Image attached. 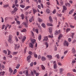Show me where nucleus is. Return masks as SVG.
I'll return each instance as SVG.
<instances>
[{"label": "nucleus", "mask_w": 76, "mask_h": 76, "mask_svg": "<svg viewBox=\"0 0 76 76\" xmlns=\"http://www.w3.org/2000/svg\"><path fill=\"white\" fill-rule=\"evenodd\" d=\"M25 39H26V37L24 36L23 37V39H22V42H24L25 41Z\"/></svg>", "instance_id": "nucleus-25"}, {"label": "nucleus", "mask_w": 76, "mask_h": 76, "mask_svg": "<svg viewBox=\"0 0 76 76\" xmlns=\"http://www.w3.org/2000/svg\"><path fill=\"white\" fill-rule=\"evenodd\" d=\"M45 45L46 46V48H48V44L47 42L45 43Z\"/></svg>", "instance_id": "nucleus-43"}, {"label": "nucleus", "mask_w": 76, "mask_h": 76, "mask_svg": "<svg viewBox=\"0 0 76 76\" xmlns=\"http://www.w3.org/2000/svg\"><path fill=\"white\" fill-rule=\"evenodd\" d=\"M31 7L30 6H27L25 8V10H28L29 9V8H31Z\"/></svg>", "instance_id": "nucleus-23"}, {"label": "nucleus", "mask_w": 76, "mask_h": 76, "mask_svg": "<svg viewBox=\"0 0 76 76\" xmlns=\"http://www.w3.org/2000/svg\"><path fill=\"white\" fill-rule=\"evenodd\" d=\"M18 54V52H13L12 53L13 55H15V54Z\"/></svg>", "instance_id": "nucleus-47"}, {"label": "nucleus", "mask_w": 76, "mask_h": 76, "mask_svg": "<svg viewBox=\"0 0 76 76\" xmlns=\"http://www.w3.org/2000/svg\"><path fill=\"white\" fill-rule=\"evenodd\" d=\"M47 57L48 58H49L50 59H52L53 57H52V56L51 55H48L47 56Z\"/></svg>", "instance_id": "nucleus-16"}, {"label": "nucleus", "mask_w": 76, "mask_h": 76, "mask_svg": "<svg viewBox=\"0 0 76 76\" xmlns=\"http://www.w3.org/2000/svg\"><path fill=\"white\" fill-rule=\"evenodd\" d=\"M49 18L50 22H53V20L51 16H50L49 17Z\"/></svg>", "instance_id": "nucleus-13"}, {"label": "nucleus", "mask_w": 76, "mask_h": 76, "mask_svg": "<svg viewBox=\"0 0 76 76\" xmlns=\"http://www.w3.org/2000/svg\"><path fill=\"white\" fill-rule=\"evenodd\" d=\"M57 15L58 16H59V17H61V16L62 15H61V14H58Z\"/></svg>", "instance_id": "nucleus-50"}, {"label": "nucleus", "mask_w": 76, "mask_h": 76, "mask_svg": "<svg viewBox=\"0 0 76 76\" xmlns=\"http://www.w3.org/2000/svg\"><path fill=\"white\" fill-rule=\"evenodd\" d=\"M17 73V69H15L12 73L13 75H15V73Z\"/></svg>", "instance_id": "nucleus-27"}, {"label": "nucleus", "mask_w": 76, "mask_h": 76, "mask_svg": "<svg viewBox=\"0 0 76 76\" xmlns=\"http://www.w3.org/2000/svg\"><path fill=\"white\" fill-rule=\"evenodd\" d=\"M9 72L10 73H12L13 72V69L10 67H9Z\"/></svg>", "instance_id": "nucleus-10"}, {"label": "nucleus", "mask_w": 76, "mask_h": 76, "mask_svg": "<svg viewBox=\"0 0 76 76\" xmlns=\"http://www.w3.org/2000/svg\"><path fill=\"white\" fill-rule=\"evenodd\" d=\"M18 25H20V21H16Z\"/></svg>", "instance_id": "nucleus-54"}, {"label": "nucleus", "mask_w": 76, "mask_h": 76, "mask_svg": "<svg viewBox=\"0 0 76 76\" xmlns=\"http://www.w3.org/2000/svg\"><path fill=\"white\" fill-rule=\"evenodd\" d=\"M1 68L3 69H4V65H1Z\"/></svg>", "instance_id": "nucleus-64"}, {"label": "nucleus", "mask_w": 76, "mask_h": 76, "mask_svg": "<svg viewBox=\"0 0 76 76\" xmlns=\"http://www.w3.org/2000/svg\"><path fill=\"white\" fill-rule=\"evenodd\" d=\"M36 41V40L35 39H31V42L33 43H30L29 45L30 47H31V48H34V44H34V43Z\"/></svg>", "instance_id": "nucleus-1"}, {"label": "nucleus", "mask_w": 76, "mask_h": 76, "mask_svg": "<svg viewBox=\"0 0 76 76\" xmlns=\"http://www.w3.org/2000/svg\"><path fill=\"white\" fill-rule=\"evenodd\" d=\"M3 53H4L6 55H7V50H3Z\"/></svg>", "instance_id": "nucleus-36"}, {"label": "nucleus", "mask_w": 76, "mask_h": 76, "mask_svg": "<svg viewBox=\"0 0 76 76\" xmlns=\"http://www.w3.org/2000/svg\"><path fill=\"white\" fill-rule=\"evenodd\" d=\"M31 58V55H29L27 57V61H29V59H30Z\"/></svg>", "instance_id": "nucleus-19"}, {"label": "nucleus", "mask_w": 76, "mask_h": 76, "mask_svg": "<svg viewBox=\"0 0 76 76\" xmlns=\"http://www.w3.org/2000/svg\"><path fill=\"white\" fill-rule=\"evenodd\" d=\"M74 35H75V33H72V38H73V36H74Z\"/></svg>", "instance_id": "nucleus-63"}, {"label": "nucleus", "mask_w": 76, "mask_h": 76, "mask_svg": "<svg viewBox=\"0 0 76 76\" xmlns=\"http://www.w3.org/2000/svg\"><path fill=\"white\" fill-rule=\"evenodd\" d=\"M62 37H63V35H62V34H60L59 35L58 39H60L61 38H62Z\"/></svg>", "instance_id": "nucleus-18"}, {"label": "nucleus", "mask_w": 76, "mask_h": 76, "mask_svg": "<svg viewBox=\"0 0 76 76\" xmlns=\"http://www.w3.org/2000/svg\"><path fill=\"white\" fill-rule=\"evenodd\" d=\"M47 25L49 26H53V24L51 23H47Z\"/></svg>", "instance_id": "nucleus-21"}, {"label": "nucleus", "mask_w": 76, "mask_h": 76, "mask_svg": "<svg viewBox=\"0 0 76 76\" xmlns=\"http://www.w3.org/2000/svg\"><path fill=\"white\" fill-rule=\"evenodd\" d=\"M48 40V37L47 36H45L44 37V39L43 40V42H46Z\"/></svg>", "instance_id": "nucleus-6"}, {"label": "nucleus", "mask_w": 76, "mask_h": 76, "mask_svg": "<svg viewBox=\"0 0 76 76\" xmlns=\"http://www.w3.org/2000/svg\"><path fill=\"white\" fill-rule=\"evenodd\" d=\"M19 38L20 39H22V35H21L20 37H19Z\"/></svg>", "instance_id": "nucleus-62"}, {"label": "nucleus", "mask_w": 76, "mask_h": 76, "mask_svg": "<svg viewBox=\"0 0 76 76\" xmlns=\"http://www.w3.org/2000/svg\"><path fill=\"white\" fill-rule=\"evenodd\" d=\"M65 5L66 7L68 6V7H70V4L68 3H66L65 4Z\"/></svg>", "instance_id": "nucleus-31"}, {"label": "nucleus", "mask_w": 76, "mask_h": 76, "mask_svg": "<svg viewBox=\"0 0 76 76\" xmlns=\"http://www.w3.org/2000/svg\"><path fill=\"white\" fill-rule=\"evenodd\" d=\"M49 38H53V35H49Z\"/></svg>", "instance_id": "nucleus-57"}, {"label": "nucleus", "mask_w": 76, "mask_h": 76, "mask_svg": "<svg viewBox=\"0 0 76 76\" xmlns=\"http://www.w3.org/2000/svg\"><path fill=\"white\" fill-rule=\"evenodd\" d=\"M41 37H42L41 35V34L39 35L38 37V39L39 41H40V40L41 39Z\"/></svg>", "instance_id": "nucleus-32"}, {"label": "nucleus", "mask_w": 76, "mask_h": 76, "mask_svg": "<svg viewBox=\"0 0 76 76\" xmlns=\"http://www.w3.org/2000/svg\"><path fill=\"white\" fill-rule=\"evenodd\" d=\"M17 10H18V8H17V7H15L13 11L12 12V14H13L14 13L16 12H17Z\"/></svg>", "instance_id": "nucleus-5"}, {"label": "nucleus", "mask_w": 76, "mask_h": 76, "mask_svg": "<svg viewBox=\"0 0 76 76\" xmlns=\"http://www.w3.org/2000/svg\"><path fill=\"white\" fill-rule=\"evenodd\" d=\"M21 32H26V28H24L23 30H21Z\"/></svg>", "instance_id": "nucleus-40"}, {"label": "nucleus", "mask_w": 76, "mask_h": 76, "mask_svg": "<svg viewBox=\"0 0 76 76\" xmlns=\"http://www.w3.org/2000/svg\"><path fill=\"white\" fill-rule=\"evenodd\" d=\"M74 10L72 9L69 12V14H72L73 12V11Z\"/></svg>", "instance_id": "nucleus-38"}, {"label": "nucleus", "mask_w": 76, "mask_h": 76, "mask_svg": "<svg viewBox=\"0 0 76 76\" xmlns=\"http://www.w3.org/2000/svg\"><path fill=\"white\" fill-rule=\"evenodd\" d=\"M19 67H20V64H18L17 65L16 67V68L19 69Z\"/></svg>", "instance_id": "nucleus-41"}, {"label": "nucleus", "mask_w": 76, "mask_h": 76, "mask_svg": "<svg viewBox=\"0 0 76 76\" xmlns=\"http://www.w3.org/2000/svg\"><path fill=\"white\" fill-rule=\"evenodd\" d=\"M34 55L35 58H37L38 57V55L36 54L35 52H34Z\"/></svg>", "instance_id": "nucleus-20"}, {"label": "nucleus", "mask_w": 76, "mask_h": 76, "mask_svg": "<svg viewBox=\"0 0 76 76\" xmlns=\"http://www.w3.org/2000/svg\"><path fill=\"white\" fill-rule=\"evenodd\" d=\"M67 10V7H66V6H63V10L62 11V12L64 13V11H65V10Z\"/></svg>", "instance_id": "nucleus-8"}, {"label": "nucleus", "mask_w": 76, "mask_h": 76, "mask_svg": "<svg viewBox=\"0 0 76 76\" xmlns=\"http://www.w3.org/2000/svg\"><path fill=\"white\" fill-rule=\"evenodd\" d=\"M26 76H31V74H28V71L27 70H26Z\"/></svg>", "instance_id": "nucleus-14"}, {"label": "nucleus", "mask_w": 76, "mask_h": 76, "mask_svg": "<svg viewBox=\"0 0 76 76\" xmlns=\"http://www.w3.org/2000/svg\"><path fill=\"white\" fill-rule=\"evenodd\" d=\"M9 4H4V7H9Z\"/></svg>", "instance_id": "nucleus-37"}, {"label": "nucleus", "mask_w": 76, "mask_h": 76, "mask_svg": "<svg viewBox=\"0 0 76 76\" xmlns=\"http://www.w3.org/2000/svg\"><path fill=\"white\" fill-rule=\"evenodd\" d=\"M41 68L42 69H43V70H44L45 69V66L43 65H41Z\"/></svg>", "instance_id": "nucleus-24"}, {"label": "nucleus", "mask_w": 76, "mask_h": 76, "mask_svg": "<svg viewBox=\"0 0 76 76\" xmlns=\"http://www.w3.org/2000/svg\"><path fill=\"white\" fill-rule=\"evenodd\" d=\"M20 6L21 8H24V7H25V6L21 4L20 5Z\"/></svg>", "instance_id": "nucleus-44"}, {"label": "nucleus", "mask_w": 76, "mask_h": 76, "mask_svg": "<svg viewBox=\"0 0 76 76\" xmlns=\"http://www.w3.org/2000/svg\"><path fill=\"white\" fill-rule=\"evenodd\" d=\"M28 54H30V55H32V54H33L32 52H31V51H29Z\"/></svg>", "instance_id": "nucleus-49"}, {"label": "nucleus", "mask_w": 76, "mask_h": 76, "mask_svg": "<svg viewBox=\"0 0 76 76\" xmlns=\"http://www.w3.org/2000/svg\"><path fill=\"white\" fill-rule=\"evenodd\" d=\"M33 19H34V16H32V18L30 19V20H29V22H32V20H34V19L33 20Z\"/></svg>", "instance_id": "nucleus-22"}, {"label": "nucleus", "mask_w": 76, "mask_h": 76, "mask_svg": "<svg viewBox=\"0 0 76 76\" xmlns=\"http://www.w3.org/2000/svg\"><path fill=\"white\" fill-rule=\"evenodd\" d=\"M15 41H16V42H18V38L16 36H15Z\"/></svg>", "instance_id": "nucleus-45"}, {"label": "nucleus", "mask_w": 76, "mask_h": 76, "mask_svg": "<svg viewBox=\"0 0 76 76\" xmlns=\"http://www.w3.org/2000/svg\"><path fill=\"white\" fill-rule=\"evenodd\" d=\"M67 53H68V50H66L65 52H64V55L66 54H67Z\"/></svg>", "instance_id": "nucleus-55"}, {"label": "nucleus", "mask_w": 76, "mask_h": 76, "mask_svg": "<svg viewBox=\"0 0 76 76\" xmlns=\"http://www.w3.org/2000/svg\"><path fill=\"white\" fill-rule=\"evenodd\" d=\"M59 70L60 71V73L61 74L62 73V72L64 70V69L63 68H60L59 69Z\"/></svg>", "instance_id": "nucleus-26"}, {"label": "nucleus", "mask_w": 76, "mask_h": 76, "mask_svg": "<svg viewBox=\"0 0 76 76\" xmlns=\"http://www.w3.org/2000/svg\"><path fill=\"white\" fill-rule=\"evenodd\" d=\"M71 30V29L70 28H68L66 30V32L67 33L69 31H70Z\"/></svg>", "instance_id": "nucleus-35"}, {"label": "nucleus", "mask_w": 76, "mask_h": 76, "mask_svg": "<svg viewBox=\"0 0 76 76\" xmlns=\"http://www.w3.org/2000/svg\"><path fill=\"white\" fill-rule=\"evenodd\" d=\"M5 73V72L4 71H3L2 72H0V74L1 76H3L4 75V74Z\"/></svg>", "instance_id": "nucleus-17"}, {"label": "nucleus", "mask_w": 76, "mask_h": 76, "mask_svg": "<svg viewBox=\"0 0 76 76\" xmlns=\"http://www.w3.org/2000/svg\"><path fill=\"white\" fill-rule=\"evenodd\" d=\"M33 72H34V75H36V74L37 73H37V71H36V70H35L34 69L33 70Z\"/></svg>", "instance_id": "nucleus-52"}, {"label": "nucleus", "mask_w": 76, "mask_h": 76, "mask_svg": "<svg viewBox=\"0 0 76 76\" xmlns=\"http://www.w3.org/2000/svg\"><path fill=\"white\" fill-rule=\"evenodd\" d=\"M58 66H62V64H61V63L60 62H58Z\"/></svg>", "instance_id": "nucleus-42"}, {"label": "nucleus", "mask_w": 76, "mask_h": 76, "mask_svg": "<svg viewBox=\"0 0 76 76\" xmlns=\"http://www.w3.org/2000/svg\"><path fill=\"white\" fill-rule=\"evenodd\" d=\"M56 57L58 59H59L60 58V57L59 56V55L58 54H57L56 55Z\"/></svg>", "instance_id": "nucleus-51"}, {"label": "nucleus", "mask_w": 76, "mask_h": 76, "mask_svg": "<svg viewBox=\"0 0 76 76\" xmlns=\"http://www.w3.org/2000/svg\"><path fill=\"white\" fill-rule=\"evenodd\" d=\"M18 0H15V4H17V3H18Z\"/></svg>", "instance_id": "nucleus-59"}, {"label": "nucleus", "mask_w": 76, "mask_h": 76, "mask_svg": "<svg viewBox=\"0 0 76 76\" xmlns=\"http://www.w3.org/2000/svg\"><path fill=\"white\" fill-rule=\"evenodd\" d=\"M38 21H39V22H42L43 20L42 19L39 18H38Z\"/></svg>", "instance_id": "nucleus-28"}, {"label": "nucleus", "mask_w": 76, "mask_h": 76, "mask_svg": "<svg viewBox=\"0 0 76 76\" xmlns=\"http://www.w3.org/2000/svg\"><path fill=\"white\" fill-rule=\"evenodd\" d=\"M57 64H54L53 66V68L54 69H57Z\"/></svg>", "instance_id": "nucleus-30"}, {"label": "nucleus", "mask_w": 76, "mask_h": 76, "mask_svg": "<svg viewBox=\"0 0 76 76\" xmlns=\"http://www.w3.org/2000/svg\"><path fill=\"white\" fill-rule=\"evenodd\" d=\"M67 76H75L74 75L70 73H68L67 74Z\"/></svg>", "instance_id": "nucleus-33"}, {"label": "nucleus", "mask_w": 76, "mask_h": 76, "mask_svg": "<svg viewBox=\"0 0 76 76\" xmlns=\"http://www.w3.org/2000/svg\"><path fill=\"white\" fill-rule=\"evenodd\" d=\"M72 51L73 54H75L76 53V50L74 48H72Z\"/></svg>", "instance_id": "nucleus-9"}, {"label": "nucleus", "mask_w": 76, "mask_h": 76, "mask_svg": "<svg viewBox=\"0 0 76 76\" xmlns=\"http://www.w3.org/2000/svg\"><path fill=\"white\" fill-rule=\"evenodd\" d=\"M12 53L9 50H8V53L7 54L8 55H10V54H11Z\"/></svg>", "instance_id": "nucleus-48"}, {"label": "nucleus", "mask_w": 76, "mask_h": 76, "mask_svg": "<svg viewBox=\"0 0 76 76\" xmlns=\"http://www.w3.org/2000/svg\"><path fill=\"white\" fill-rule=\"evenodd\" d=\"M31 75L32 76H34V72H33V71H31Z\"/></svg>", "instance_id": "nucleus-60"}, {"label": "nucleus", "mask_w": 76, "mask_h": 76, "mask_svg": "<svg viewBox=\"0 0 76 76\" xmlns=\"http://www.w3.org/2000/svg\"><path fill=\"white\" fill-rule=\"evenodd\" d=\"M21 17L22 19L23 20L24 19V18H25V17H24V15L23 14H22L21 15Z\"/></svg>", "instance_id": "nucleus-39"}, {"label": "nucleus", "mask_w": 76, "mask_h": 76, "mask_svg": "<svg viewBox=\"0 0 76 76\" xmlns=\"http://www.w3.org/2000/svg\"><path fill=\"white\" fill-rule=\"evenodd\" d=\"M46 4L47 5H48V6H50V3L49 2H46Z\"/></svg>", "instance_id": "nucleus-58"}, {"label": "nucleus", "mask_w": 76, "mask_h": 76, "mask_svg": "<svg viewBox=\"0 0 76 76\" xmlns=\"http://www.w3.org/2000/svg\"><path fill=\"white\" fill-rule=\"evenodd\" d=\"M58 31H56L55 32V35H57V34H58Z\"/></svg>", "instance_id": "nucleus-56"}, {"label": "nucleus", "mask_w": 76, "mask_h": 76, "mask_svg": "<svg viewBox=\"0 0 76 76\" xmlns=\"http://www.w3.org/2000/svg\"><path fill=\"white\" fill-rule=\"evenodd\" d=\"M56 13V9H54L53 12V14H55Z\"/></svg>", "instance_id": "nucleus-46"}, {"label": "nucleus", "mask_w": 76, "mask_h": 76, "mask_svg": "<svg viewBox=\"0 0 76 76\" xmlns=\"http://www.w3.org/2000/svg\"><path fill=\"white\" fill-rule=\"evenodd\" d=\"M41 26L44 28H45V27H46V26H45V23H42L41 24Z\"/></svg>", "instance_id": "nucleus-15"}, {"label": "nucleus", "mask_w": 76, "mask_h": 76, "mask_svg": "<svg viewBox=\"0 0 76 76\" xmlns=\"http://www.w3.org/2000/svg\"><path fill=\"white\" fill-rule=\"evenodd\" d=\"M37 10L35 9H33V14H35V13H37Z\"/></svg>", "instance_id": "nucleus-11"}, {"label": "nucleus", "mask_w": 76, "mask_h": 76, "mask_svg": "<svg viewBox=\"0 0 76 76\" xmlns=\"http://www.w3.org/2000/svg\"><path fill=\"white\" fill-rule=\"evenodd\" d=\"M46 12L47 13H48V14H49V13H50V10L49 9H47L46 10Z\"/></svg>", "instance_id": "nucleus-29"}, {"label": "nucleus", "mask_w": 76, "mask_h": 76, "mask_svg": "<svg viewBox=\"0 0 76 76\" xmlns=\"http://www.w3.org/2000/svg\"><path fill=\"white\" fill-rule=\"evenodd\" d=\"M26 22L25 23V22H23V24L24 25H25L26 28H28V18L27 17H26Z\"/></svg>", "instance_id": "nucleus-2"}, {"label": "nucleus", "mask_w": 76, "mask_h": 76, "mask_svg": "<svg viewBox=\"0 0 76 76\" xmlns=\"http://www.w3.org/2000/svg\"><path fill=\"white\" fill-rule=\"evenodd\" d=\"M46 58L44 56H42L41 58V60L42 61H45L46 60Z\"/></svg>", "instance_id": "nucleus-12"}, {"label": "nucleus", "mask_w": 76, "mask_h": 76, "mask_svg": "<svg viewBox=\"0 0 76 76\" xmlns=\"http://www.w3.org/2000/svg\"><path fill=\"white\" fill-rule=\"evenodd\" d=\"M35 31L37 34H38V29H35Z\"/></svg>", "instance_id": "nucleus-53"}, {"label": "nucleus", "mask_w": 76, "mask_h": 76, "mask_svg": "<svg viewBox=\"0 0 76 76\" xmlns=\"http://www.w3.org/2000/svg\"><path fill=\"white\" fill-rule=\"evenodd\" d=\"M64 44L65 46H67V47H68V46H69V43L67 42L66 40L64 41Z\"/></svg>", "instance_id": "nucleus-7"}, {"label": "nucleus", "mask_w": 76, "mask_h": 76, "mask_svg": "<svg viewBox=\"0 0 76 76\" xmlns=\"http://www.w3.org/2000/svg\"><path fill=\"white\" fill-rule=\"evenodd\" d=\"M20 48V45L19 44L16 45L15 46V50L19 49Z\"/></svg>", "instance_id": "nucleus-4"}, {"label": "nucleus", "mask_w": 76, "mask_h": 76, "mask_svg": "<svg viewBox=\"0 0 76 76\" xmlns=\"http://www.w3.org/2000/svg\"><path fill=\"white\" fill-rule=\"evenodd\" d=\"M49 30L50 34H51V32H52V28L51 27H50L49 28Z\"/></svg>", "instance_id": "nucleus-34"}, {"label": "nucleus", "mask_w": 76, "mask_h": 76, "mask_svg": "<svg viewBox=\"0 0 76 76\" xmlns=\"http://www.w3.org/2000/svg\"><path fill=\"white\" fill-rule=\"evenodd\" d=\"M12 36L11 35H10L9 36V39H8V42L10 43H11V42L12 41Z\"/></svg>", "instance_id": "nucleus-3"}, {"label": "nucleus", "mask_w": 76, "mask_h": 76, "mask_svg": "<svg viewBox=\"0 0 76 76\" xmlns=\"http://www.w3.org/2000/svg\"><path fill=\"white\" fill-rule=\"evenodd\" d=\"M76 61L75 60H73L72 61V63H73V64H75V63H76Z\"/></svg>", "instance_id": "nucleus-61"}]
</instances>
